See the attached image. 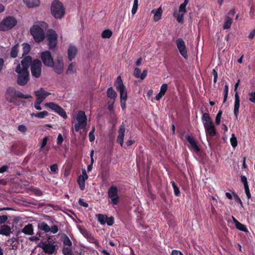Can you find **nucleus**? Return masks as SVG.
Listing matches in <instances>:
<instances>
[{
  "label": "nucleus",
  "mask_w": 255,
  "mask_h": 255,
  "mask_svg": "<svg viewBox=\"0 0 255 255\" xmlns=\"http://www.w3.org/2000/svg\"><path fill=\"white\" fill-rule=\"evenodd\" d=\"M86 127V126H85V125L79 123L76 124L74 126L75 129L77 132L79 131L80 129L85 128Z\"/></svg>",
  "instance_id": "603ef678"
},
{
  "label": "nucleus",
  "mask_w": 255,
  "mask_h": 255,
  "mask_svg": "<svg viewBox=\"0 0 255 255\" xmlns=\"http://www.w3.org/2000/svg\"><path fill=\"white\" fill-rule=\"evenodd\" d=\"M201 112L203 114L201 120L204 127L213 124V122L210 115L207 113H203V110H202Z\"/></svg>",
  "instance_id": "6ab92c4d"
},
{
  "label": "nucleus",
  "mask_w": 255,
  "mask_h": 255,
  "mask_svg": "<svg viewBox=\"0 0 255 255\" xmlns=\"http://www.w3.org/2000/svg\"><path fill=\"white\" fill-rule=\"evenodd\" d=\"M25 2L28 7H33L39 4V0H25Z\"/></svg>",
  "instance_id": "2f4dec72"
},
{
  "label": "nucleus",
  "mask_w": 255,
  "mask_h": 255,
  "mask_svg": "<svg viewBox=\"0 0 255 255\" xmlns=\"http://www.w3.org/2000/svg\"><path fill=\"white\" fill-rule=\"evenodd\" d=\"M77 52V49L75 46L70 45L68 50V57L70 61L75 58Z\"/></svg>",
  "instance_id": "412c9836"
},
{
  "label": "nucleus",
  "mask_w": 255,
  "mask_h": 255,
  "mask_svg": "<svg viewBox=\"0 0 255 255\" xmlns=\"http://www.w3.org/2000/svg\"><path fill=\"white\" fill-rule=\"evenodd\" d=\"M15 71L18 74L16 81L17 84L21 86L26 85L29 80V71L21 70L20 64L17 65Z\"/></svg>",
  "instance_id": "20e7f679"
},
{
  "label": "nucleus",
  "mask_w": 255,
  "mask_h": 255,
  "mask_svg": "<svg viewBox=\"0 0 255 255\" xmlns=\"http://www.w3.org/2000/svg\"><path fill=\"white\" fill-rule=\"evenodd\" d=\"M115 86L117 91H121L125 90L126 88L123 84V80L121 76H118L115 82Z\"/></svg>",
  "instance_id": "5701e85b"
},
{
  "label": "nucleus",
  "mask_w": 255,
  "mask_h": 255,
  "mask_svg": "<svg viewBox=\"0 0 255 255\" xmlns=\"http://www.w3.org/2000/svg\"><path fill=\"white\" fill-rule=\"evenodd\" d=\"M245 193L247 196L248 199H250L251 198V194L250 191L249 185L244 186Z\"/></svg>",
  "instance_id": "052dcab7"
},
{
  "label": "nucleus",
  "mask_w": 255,
  "mask_h": 255,
  "mask_svg": "<svg viewBox=\"0 0 255 255\" xmlns=\"http://www.w3.org/2000/svg\"><path fill=\"white\" fill-rule=\"evenodd\" d=\"M233 196H234V197L236 201L237 202L240 203L241 204V205L242 206H243V202H242V200H241L240 197L235 192L233 193Z\"/></svg>",
  "instance_id": "13d9d810"
},
{
  "label": "nucleus",
  "mask_w": 255,
  "mask_h": 255,
  "mask_svg": "<svg viewBox=\"0 0 255 255\" xmlns=\"http://www.w3.org/2000/svg\"><path fill=\"white\" fill-rule=\"evenodd\" d=\"M19 44H16L12 48L10 53V56L12 58H16L17 56L18 52Z\"/></svg>",
  "instance_id": "7c9ffc66"
},
{
  "label": "nucleus",
  "mask_w": 255,
  "mask_h": 255,
  "mask_svg": "<svg viewBox=\"0 0 255 255\" xmlns=\"http://www.w3.org/2000/svg\"><path fill=\"white\" fill-rule=\"evenodd\" d=\"M230 142L232 146L233 147H236L237 146L238 142L236 137L235 136V134L233 133L232 134V136L230 138Z\"/></svg>",
  "instance_id": "37998d69"
},
{
  "label": "nucleus",
  "mask_w": 255,
  "mask_h": 255,
  "mask_svg": "<svg viewBox=\"0 0 255 255\" xmlns=\"http://www.w3.org/2000/svg\"><path fill=\"white\" fill-rule=\"evenodd\" d=\"M152 13H154L153 20L155 21H158L161 19L162 13V8L160 7L157 9H154L151 11Z\"/></svg>",
  "instance_id": "b1692460"
},
{
  "label": "nucleus",
  "mask_w": 255,
  "mask_h": 255,
  "mask_svg": "<svg viewBox=\"0 0 255 255\" xmlns=\"http://www.w3.org/2000/svg\"><path fill=\"white\" fill-rule=\"evenodd\" d=\"M38 247L41 248L45 254L52 255L56 251V247L55 245L47 243L45 242H40Z\"/></svg>",
  "instance_id": "9d476101"
},
{
  "label": "nucleus",
  "mask_w": 255,
  "mask_h": 255,
  "mask_svg": "<svg viewBox=\"0 0 255 255\" xmlns=\"http://www.w3.org/2000/svg\"><path fill=\"white\" fill-rule=\"evenodd\" d=\"M59 230L58 227L56 225H53L50 228V231L51 233L53 234H56L58 232Z\"/></svg>",
  "instance_id": "338daca9"
},
{
  "label": "nucleus",
  "mask_w": 255,
  "mask_h": 255,
  "mask_svg": "<svg viewBox=\"0 0 255 255\" xmlns=\"http://www.w3.org/2000/svg\"><path fill=\"white\" fill-rule=\"evenodd\" d=\"M186 139L190 144V146H189V148L192 149H194L196 152H199L200 150L199 147L197 145V142L192 136L188 134L186 136Z\"/></svg>",
  "instance_id": "dca6fc26"
},
{
  "label": "nucleus",
  "mask_w": 255,
  "mask_h": 255,
  "mask_svg": "<svg viewBox=\"0 0 255 255\" xmlns=\"http://www.w3.org/2000/svg\"><path fill=\"white\" fill-rule=\"evenodd\" d=\"M52 15L56 19L61 18L65 13V8L61 2L58 0H54L51 5Z\"/></svg>",
  "instance_id": "7ed1b4c3"
},
{
  "label": "nucleus",
  "mask_w": 255,
  "mask_h": 255,
  "mask_svg": "<svg viewBox=\"0 0 255 255\" xmlns=\"http://www.w3.org/2000/svg\"><path fill=\"white\" fill-rule=\"evenodd\" d=\"M95 130V127H93L92 130L89 133V140L91 142L93 141L95 139V135H94Z\"/></svg>",
  "instance_id": "5fc2aeb1"
},
{
  "label": "nucleus",
  "mask_w": 255,
  "mask_h": 255,
  "mask_svg": "<svg viewBox=\"0 0 255 255\" xmlns=\"http://www.w3.org/2000/svg\"><path fill=\"white\" fill-rule=\"evenodd\" d=\"M48 25L43 21L39 22L38 25H33L30 28V33L33 36L34 40L36 42L43 41L45 38V34L43 28H47Z\"/></svg>",
  "instance_id": "f257e3e1"
},
{
  "label": "nucleus",
  "mask_w": 255,
  "mask_h": 255,
  "mask_svg": "<svg viewBox=\"0 0 255 255\" xmlns=\"http://www.w3.org/2000/svg\"><path fill=\"white\" fill-rule=\"evenodd\" d=\"M222 115V111L220 110L217 113L215 118V124L217 125H219L220 124L221 118Z\"/></svg>",
  "instance_id": "de8ad7c7"
},
{
  "label": "nucleus",
  "mask_w": 255,
  "mask_h": 255,
  "mask_svg": "<svg viewBox=\"0 0 255 255\" xmlns=\"http://www.w3.org/2000/svg\"><path fill=\"white\" fill-rule=\"evenodd\" d=\"M233 22L232 18L227 15L225 17V20L223 25V28L227 29L231 27V24Z\"/></svg>",
  "instance_id": "c756f323"
},
{
  "label": "nucleus",
  "mask_w": 255,
  "mask_h": 255,
  "mask_svg": "<svg viewBox=\"0 0 255 255\" xmlns=\"http://www.w3.org/2000/svg\"><path fill=\"white\" fill-rule=\"evenodd\" d=\"M138 8V0H134L133 4L131 9V13L134 15L136 13Z\"/></svg>",
  "instance_id": "a18cd8bd"
},
{
  "label": "nucleus",
  "mask_w": 255,
  "mask_h": 255,
  "mask_svg": "<svg viewBox=\"0 0 255 255\" xmlns=\"http://www.w3.org/2000/svg\"><path fill=\"white\" fill-rule=\"evenodd\" d=\"M50 170L54 173H57L58 171V165L56 163L53 164L50 166Z\"/></svg>",
  "instance_id": "6e6d98bb"
},
{
  "label": "nucleus",
  "mask_w": 255,
  "mask_h": 255,
  "mask_svg": "<svg viewBox=\"0 0 255 255\" xmlns=\"http://www.w3.org/2000/svg\"><path fill=\"white\" fill-rule=\"evenodd\" d=\"M22 55H26L30 51L31 47L29 44L24 43L22 44Z\"/></svg>",
  "instance_id": "473e14b6"
},
{
  "label": "nucleus",
  "mask_w": 255,
  "mask_h": 255,
  "mask_svg": "<svg viewBox=\"0 0 255 255\" xmlns=\"http://www.w3.org/2000/svg\"><path fill=\"white\" fill-rule=\"evenodd\" d=\"M42 63L38 59L33 60L32 64L31 65L30 70L32 76L36 78H38L41 75Z\"/></svg>",
  "instance_id": "423d86ee"
},
{
  "label": "nucleus",
  "mask_w": 255,
  "mask_h": 255,
  "mask_svg": "<svg viewBox=\"0 0 255 255\" xmlns=\"http://www.w3.org/2000/svg\"><path fill=\"white\" fill-rule=\"evenodd\" d=\"M32 191L34 195L37 196H41L43 195L42 191L38 188H32Z\"/></svg>",
  "instance_id": "8fccbe9b"
},
{
  "label": "nucleus",
  "mask_w": 255,
  "mask_h": 255,
  "mask_svg": "<svg viewBox=\"0 0 255 255\" xmlns=\"http://www.w3.org/2000/svg\"><path fill=\"white\" fill-rule=\"evenodd\" d=\"M233 218V221L235 224L236 228L240 231H243L245 232H248V229L245 225L241 223L235 218Z\"/></svg>",
  "instance_id": "a878e982"
},
{
  "label": "nucleus",
  "mask_w": 255,
  "mask_h": 255,
  "mask_svg": "<svg viewBox=\"0 0 255 255\" xmlns=\"http://www.w3.org/2000/svg\"><path fill=\"white\" fill-rule=\"evenodd\" d=\"M6 100L10 103L16 104L14 100L15 98H19L22 99H29L31 98L30 95H24L21 92L16 90L13 87H9L6 89Z\"/></svg>",
  "instance_id": "f03ea898"
},
{
  "label": "nucleus",
  "mask_w": 255,
  "mask_h": 255,
  "mask_svg": "<svg viewBox=\"0 0 255 255\" xmlns=\"http://www.w3.org/2000/svg\"><path fill=\"white\" fill-rule=\"evenodd\" d=\"M62 239L63 244L65 246H67L68 247L72 246V243L70 240L69 238L66 235H64V236L62 237Z\"/></svg>",
  "instance_id": "ea45409f"
},
{
  "label": "nucleus",
  "mask_w": 255,
  "mask_h": 255,
  "mask_svg": "<svg viewBox=\"0 0 255 255\" xmlns=\"http://www.w3.org/2000/svg\"><path fill=\"white\" fill-rule=\"evenodd\" d=\"M40 57L45 66L49 67L53 66V59L51 53L49 51H45L41 52Z\"/></svg>",
  "instance_id": "9b49d317"
},
{
  "label": "nucleus",
  "mask_w": 255,
  "mask_h": 255,
  "mask_svg": "<svg viewBox=\"0 0 255 255\" xmlns=\"http://www.w3.org/2000/svg\"><path fill=\"white\" fill-rule=\"evenodd\" d=\"M49 137L48 136L44 137L42 139L40 148V150H42V149H43L46 146Z\"/></svg>",
  "instance_id": "49530a36"
},
{
  "label": "nucleus",
  "mask_w": 255,
  "mask_h": 255,
  "mask_svg": "<svg viewBox=\"0 0 255 255\" xmlns=\"http://www.w3.org/2000/svg\"><path fill=\"white\" fill-rule=\"evenodd\" d=\"M228 91H229V88L227 84H226L225 85L224 87V100H223V103H225L228 95Z\"/></svg>",
  "instance_id": "09e8293b"
},
{
  "label": "nucleus",
  "mask_w": 255,
  "mask_h": 255,
  "mask_svg": "<svg viewBox=\"0 0 255 255\" xmlns=\"http://www.w3.org/2000/svg\"><path fill=\"white\" fill-rule=\"evenodd\" d=\"M167 88H168V85L167 84H163L161 87H160V93H161V94H162V95H164L166 92L167 91Z\"/></svg>",
  "instance_id": "3c124183"
},
{
  "label": "nucleus",
  "mask_w": 255,
  "mask_h": 255,
  "mask_svg": "<svg viewBox=\"0 0 255 255\" xmlns=\"http://www.w3.org/2000/svg\"><path fill=\"white\" fill-rule=\"evenodd\" d=\"M18 130L21 132H25L27 130L26 127L23 125H20L18 126Z\"/></svg>",
  "instance_id": "0e129e2a"
},
{
  "label": "nucleus",
  "mask_w": 255,
  "mask_h": 255,
  "mask_svg": "<svg viewBox=\"0 0 255 255\" xmlns=\"http://www.w3.org/2000/svg\"><path fill=\"white\" fill-rule=\"evenodd\" d=\"M78 203L81 206H83V207H88L89 205L87 203H86V202L84 201V199H79V201H78Z\"/></svg>",
  "instance_id": "e2e57ef3"
},
{
  "label": "nucleus",
  "mask_w": 255,
  "mask_h": 255,
  "mask_svg": "<svg viewBox=\"0 0 255 255\" xmlns=\"http://www.w3.org/2000/svg\"><path fill=\"white\" fill-rule=\"evenodd\" d=\"M45 106L46 107H48L49 109H50L52 111L58 114L59 115L61 116L63 119H67L68 118V116L65 111L61 107H60L58 105L53 102H49L45 103Z\"/></svg>",
  "instance_id": "0eeeda50"
},
{
  "label": "nucleus",
  "mask_w": 255,
  "mask_h": 255,
  "mask_svg": "<svg viewBox=\"0 0 255 255\" xmlns=\"http://www.w3.org/2000/svg\"><path fill=\"white\" fill-rule=\"evenodd\" d=\"M118 188L115 186H112L110 187L108 191V195H119Z\"/></svg>",
  "instance_id": "c9c22d12"
},
{
  "label": "nucleus",
  "mask_w": 255,
  "mask_h": 255,
  "mask_svg": "<svg viewBox=\"0 0 255 255\" xmlns=\"http://www.w3.org/2000/svg\"><path fill=\"white\" fill-rule=\"evenodd\" d=\"M11 233V228L7 225H1L0 227V234L5 236H9Z\"/></svg>",
  "instance_id": "4be33fe9"
},
{
  "label": "nucleus",
  "mask_w": 255,
  "mask_h": 255,
  "mask_svg": "<svg viewBox=\"0 0 255 255\" xmlns=\"http://www.w3.org/2000/svg\"><path fill=\"white\" fill-rule=\"evenodd\" d=\"M33 60L31 56L28 55L25 56L21 61V70L28 71V68L29 66L32 64Z\"/></svg>",
  "instance_id": "ddd939ff"
},
{
  "label": "nucleus",
  "mask_w": 255,
  "mask_h": 255,
  "mask_svg": "<svg viewBox=\"0 0 255 255\" xmlns=\"http://www.w3.org/2000/svg\"><path fill=\"white\" fill-rule=\"evenodd\" d=\"M108 197L111 200V203L113 205H117L120 202L119 195H108Z\"/></svg>",
  "instance_id": "72a5a7b5"
},
{
  "label": "nucleus",
  "mask_w": 255,
  "mask_h": 255,
  "mask_svg": "<svg viewBox=\"0 0 255 255\" xmlns=\"http://www.w3.org/2000/svg\"><path fill=\"white\" fill-rule=\"evenodd\" d=\"M38 228L45 233H48L50 231V227L44 222H42L38 224Z\"/></svg>",
  "instance_id": "cd10ccee"
},
{
  "label": "nucleus",
  "mask_w": 255,
  "mask_h": 255,
  "mask_svg": "<svg viewBox=\"0 0 255 255\" xmlns=\"http://www.w3.org/2000/svg\"><path fill=\"white\" fill-rule=\"evenodd\" d=\"M112 31L110 29L104 30L102 33V37L103 38H110L112 35Z\"/></svg>",
  "instance_id": "58836bf2"
},
{
  "label": "nucleus",
  "mask_w": 255,
  "mask_h": 255,
  "mask_svg": "<svg viewBox=\"0 0 255 255\" xmlns=\"http://www.w3.org/2000/svg\"><path fill=\"white\" fill-rule=\"evenodd\" d=\"M48 47L50 49H53L57 46V34L56 31L53 29H49L47 34Z\"/></svg>",
  "instance_id": "6e6552de"
},
{
  "label": "nucleus",
  "mask_w": 255,
  "mask_h": 255,
  "mask_svg": "<svg viewBox=\"0 0 255 255\" xmlns=\"http://www.w3.org/2000/svg\"><path fill=\"white\" fill-rule=\"evenodd\" d=\"M64 140L62 135L61 133H59L58 135V137L57 138V144L58 145L60 146L62 144L63 141Z\"/></svg>",
  "instance_id": "4d7b16f0"
},
{
  "label": "nucleus",
  "mask_w": 255,
  "mask_h": 255,
  "mask_svg": "<svg viewBox=\"0 0 255 255\" xmlns=\"http://www.w3.org/2000/svg\"><path fill=\"white\" fill-rule=\"evenodd\" d=\"M49 67L52 68L53 71L57 74H61L64 70V63L61 57L58 56L55 63L53 62V66Z\"/></svg>",
  "instance_id": "f8f14e48"
},
{
  "label": "nucleus",
  "mask_w": 255,
  "mask_h": 255,
  "mask_svg": "<svg viewBox=\"0 0 255 255\" xmlns=\"http://www.w3.org/2000/svg\"><path fill=\"white\" fill-rule=\"evenodd\" d=\"M204 128L207 137H212L216 135L217 132L214 124L204 127Z\"/></svg>",
  "instance_id": "f3484780"
},
{
  "label": "nucleus",
  "mask_w": 255,
  "mask_h": 255,
  "mask_svg": "<svg viewBox=\"0 0 255 255\" xmlns=\"http://www.w3.org/2000/svg\"><path fill=\"white\" fill-rule=\"evenodd\" d=\"M17 23L15 18L8 16L0 22V31H5L11 29L16 25Z\"/></svg>",
  "instance_id": "39448f33"
},
{
  "label": "nucleus",
  "mask_w": 255,
  "mask_h": 255,
  "mask_svg": "<svg viewBox=\"0 0 255 255\" xmlns=\"http://www.w3.org/2000/svg\"><path fill=\"white\" fill-rule=\"evenodd\" d=\"M125 126L124 124H122L118 130L119 135L117 138V142L123 147L124 144V139L125 132Z\"/></svg>",
  "instance_id": "2eb2a0df"
},
{
  "label": "nucleus",
  "mask_w": 255,
  "mask_h": 255,
  "mask_svg": "<svg viewBox=\"0 0 255 255\" xmlns=\"http://www.w3.org/2000/svg\"><path fill=\"white\" fill-rule=\"evenodd\" d=\"M107 95L108 98L115 100L117 97V93L114 90L112 87L109 88L107 91Z\"/></svg>",
  "instance_id": "bb28decb"
},
{
  "label": "nucleus",
  "mask_w": 255,
  "mask_h": 255,
  "mask_svg": "<svg viewBox=\"0 0 255 255\" xmlns=\"http://www.w3.org/2000/svg\"><path fill=\"white\" fill-rule=\"evenodd\" d=\"M77 120L78 123H81L85 126H87V119L85 115V113L84 111H79L77 114Z\"/></svg>",
  "instance_id": "aec40b11"
},
{
  "label": "nucleus",
  "mask_w": 255,
  "mask_h": 255,
  "mask_svg": "<svg viewBox=\"0 0 255 255\" xmlns=\"http://www.w3.org/2000/svg\"><path fill=\"white\" fill-rule=\"evenodd\" d=\"M186 5H187V4H186L185 3H182V4H181L179 6V11L186 12Z\"/></svg>",
  "instance_id": "69168bd1"
},
{
  "label": "nucleus",
  "mask_w": 255,
  "mask_h": 255,
  "mask_svg": "<svg viewBox=\"0 0 255 255\" xmlns=\"http://www.w3.org/2000/svg\"><path fill=\"white\" fill-rule=\"evenodd\" d=\"M62 254L63 255H73L72 250L69 247H63L62 249Z\"/></svg>",
  "instance_id": "79ce46f5"
},
{
  "label": "nucleus",
  "mask_w": 255,
  "mask_h": 255,
  "mask_svg": "<svg viewBox=\"0 0 255 255\" xmlns=\"http://www.w3.org/2000/svg\"><path fill=\"white\" fill-rule=\"evenodd\" d=\"M22 232L25 235H32L33 234V227L31 224L26 225L22 229Z\"/></svg>",
  "instance_id": "393cba45"
},
{
  "label": "nucleus",
  "mask_w": 255,
  "mask_h": 255,
  "mask_svg": "<svg viewBox=\"0 0 255 255\" xmlns=\"http://www.w3.org/2000/svg\"><path fill=\"white\" fill-rule=\"evenodd\" d=\"M241 181L243 183L244 186L249 185L247 178L246 176L242 175L241 176Z\"/></svg>",
  "instance_id": "bf43d9fd"
},
{
  "label": "nucleus",
  "mask_w": 255,
  "mask_h": 255,
  "mask_svg": "<svg viewBox=\"0 0 255 255\" xmlns=\"http://www.w3.org/2000/svg\"><path fill=\"white\" fill-rule=\"evenodd\" d=\"M34 94L36 97L35 101L41 103L47 96L51 94L50 93L44 91L42 88H41L38 91H35Z\"/></svg>",
  "instance_id": "4468645a"
},
{
  "label": "nucleus",
  "mask_w": 255,
  "mask_h": 255,
  "mask_svg": "<svg viewBox=\"0 0 255 255\" xmlns=\"http://www.w3.org/2000/svg\"><path fill=\"white\" fill-rule=\"evenodd\" d=\"M48 115V113L46 111H44L41 112H38L37 113H32L31 114V117H35V118H37L39 119H44L45 117L47 116Z\"/></svg>",
  "instance_id": "c85d7f7f"
},
{
  "label": "nucleus",
  "mask_w": 255,
  "mask_h": 255,
  "mask_svg": "<svg viewBox=\"0 0 255 255\" xmlns=\"http://www.w3.org/2000/svg\"><path fill=\"white\" fill-rule=\"evenodd\" d=\"M240 96L238 93V92H236L235 94V104H234V114L236 117V119H238V117L239 115V111L240 108Z\"/></svg>",
  "instance_id": "a211bd4d"
},
{
  "label": "nucleus",
  "mask_w": 255,
  "mask_h": 255,
  "mask_svg": "<svg viewBox=\"0 0 255 255\" xmlns=\"http://www.w3.org/2000/svg\"><path fill=\"white\" fill-rule=\"evenodd\" d=\"M140 75V70L138 68H135L134 70V76L136 78H139Z\"/></svg>",
  "instance_id": "774afa93"
},
{
  "label": "nucleus",
  "mask_w": 255,
  "mask_h": 255,
  "mask_svg": "<svg viewBox=\"0 0 255 255\" xmlns=\"http://www.w3.org/2000/svg\"><path fill=\"white\" fill-rule=\"evenodd\" d=\"M75 64L74 63H71L69 64L68 69L66 72V74H71L72 73H74L75 72V70L74 69Z\"/></svg>",
  "instance_id": "a19ab883"
},
{
  "label": "nucleus",
  "mask_w": 255,
  "mask_h": 255,
  "mask_svg": "<svg viewBox=\"0 0 255 255\" xmlns=\"http://www.w3.org/2000/svg\"><path fill=\"white\" fill-rule=\"evenodd\" d=\"M96 217L98 219V222L101 224V225H104L106 224V219L107 218V215H104L101 214H96Z\"/></svg>",
  "instance_id": "f704fd0d"
},
{
  "label": "nucleus",
  "mask_w": 255,
  "mask_h": 255,
  "mask_svg": "<svg viewBox=\"0 0 255 255\" xmlns=\"http://www.w3.org/2000/svg\"><path fill=\"white\" fill-rule=\"evenodd\" d=\"M106 223L108 226H112L114 223V218L113 216H111L110 217H108L107 216V218L106 219Z\"/></svg>",
  "instance_id": "864d4df0"
},
{
  "label": "nucleus",
  "mask_w": 255,
  "mask_h": 255,
  "mask_svg": "<svg viewBox=\"0 0 255 255\" xmlns=\"http://www.w3.org/2000/svg\"><path fill=\"white\" fill-rule=\"evenodd\" d=\"M77 182L79 185L80 189L81 190H84L85 187V180L83 178H81V175L78 177Z\"/></svg>",
  "instance_id": "e433bc0d"
},
{
  "label": "nucleus",
  "mask_w": 255,
  "mask_h": 255,
  "mask_svg": "<svg viewBox=\"0 0 255 255\" xmlns=\"http://www.w3.org/2000/svg\"><path fill=\"white\" fill-rule=\"evenodd\" d=\"M249 100L252 103L255 104V92H251L249 93Z\"/></svg>",
  "instance_id": "680f3d73"
},
{
  "label": "nucleus",
  "mask_w": 255,
  "mask_h": 255,
  "mask_svg": "<svg viewBox=\"0 0 255 255\" xmlns=\"http://www.w3.org/2000/svg\"><path fill=\"white\" fill-rule=\"evenodd\" d=\"M171 183L173 188L174 195L177 197L179 196L180 195V191L177 184L174 181L171 182Z\"/></svg>",
  "instance_id": "4c0bfd02"
},
{
  "label": "nucleus",
  "mask_w": 255,
  "mask_h": 255,
  "mask_svg": "<svg viewBox=\"0 0 255 255\" xmlns=\"http://www.w3.org/2000/svg\"><path fill=\"white\" fill-rule=\"evenodd\" d=\"M119 92L120 94L121 100H127L128 95H127V91L126 88L125 89V90L121 91Z\"/></svg>",
  "instance_id": "c03bdc74"
},
{
  "label": "nucleus",
  "mask_w": 255,
  "mask_h": 255,
  "mask_svg": "<svg viewBox=\"0 0 255 255\" xmlns=\"http://www.w3.org/2000/svg\"><path fill=\"white\" fill-rule=\"evenodd\" d=\"M176 46L181 55L185 59L188 58L187 48L184 41L181 38H178L176 40Z\"/></svg>",
  "instance_id": "1a4fd4ad"
}]
</instances>
